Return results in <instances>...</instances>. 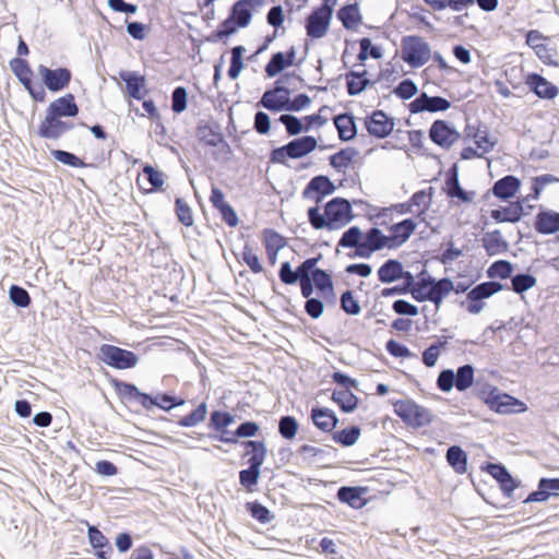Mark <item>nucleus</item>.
<instances>
[{"label": "nucleus", "instance_id": "nucleus-1", "mask_svg": "<svg viewBox=\"0 0 559 559\" xmlns=\"http://www.w3.org/2000/svg\"><path fill=\"white\" fill-rule=\"evenodd\" d=\"M111 384L123 403H136L147 412H151L154 407L170 412L186 403L185 399L166 392H158L156 395H151L142 392L134 383L119 379H112Z\"/></svg>", "mask_w": 559, "mask_h": 559}, {"label": "nucleus", "instance_id": "nucleus-2", "mask_svg": "<svg viewBox=\"0 0 559 559\" xmlns=\"http://www.w3.org/2000/svg\"><path fill=\"white\" fill-rule=\"evenodd\" d=\"M477 396L497 414H522L527 411L526 404L515 396L501 391L495 385H487L480 389Z\"/></svg>", "mask_w": 559, "mask_h": 559}, {"label": "nucleus", "instance_id": "nucleus-3", "mask_svg": "<svg viewBox=\"0 0 559 559\" xmlns=\"http://www.w3.org/2000/svg\"><path fill=\"white\" fill-rule=\"evenodd\" d=\"M318 147V140L312 135L297 136L288 143L275 147L270 153V163L287 165L288 159H299Z\"/></svg>", "mask_w": 559, "mask_h": 559}, {"label": "nucleus", "instance_id": "nucleus-4", "mask_svg": "<svg viewBox=\"0 0 559 559\" xmlns=\"http://www.w3.org/2000/svg\"><path fill=\"white\" fill-rule=\"evenodd\" d=\"M392 405L395 415L413 429L429 426L436 418V415L429 408L411 399L392 401Z\"/></svg>", "mask_w": 559, "mask_h": 559}, {"label": "nucleus", "instance_id": "nucleus-5", "mask_svg": "<svg viewBox=\"0 0 559 559\" xmlns=\"http://www.w3.org/2000/svg\"><path fill=\"white\" fill-rule=\"evenodd\" d=\"M401 58L411 68L417 69L431 58L430 45L418 35H406L401 40Z\"/></svg>", "mask_w": 559, "mask_h": 559}, {"label": "nucleus", "instance_id": "nucleus-6", "mask_svg": "<svg viewBox=\"0 0 559 559\" xmlns=\"http://www.w3.org/2000/svg\"><path fill=\"white\" fill-rule=\"evenodd\" d=\"M97 357L105 365L119 370L134 368L139 362L134 352L111 344H102Z\"/></svg>", "mask_w": 559, "mask_h": 559}, {"label": "nucleus", "instance_id": "nucleus-7", "mask_svg": "<svg viewBox=\"0 0 559 559\" xmlns=\"http://www.w3.org/2000/svg\"><path fill=\"white\" fill-rule=\"evenodd\" d=\"M324 211L329 221V230L342 229L354 218L352 204L345 198L331 199L325 203Z\"/></svg>", "mask_w": 559, "mask_h": 559}, {"label": "nucleus", "instance_id": "nucleus-8", "mask_svg": "<svg viewBox=\"0 0 559 559\" xmlns=\"http://www.w3.org/2000/svg\"><path fill=\"white\" fill-rule=\"evenodd\" d=\"M43 85L51 93H58L66 90L72 79V72L66 67L50 69L44 64L37 68Z\"/></svg>", "mask_w": 559, "mask_h": 559}, {"label": "nucleus", "instance_id": "nucleus-9", "mask_svg": "<svg viewBox=\"0 0 559 559\" xmlns=\"http://www.w3.org/2000/svg\"><path fill=\"white\" fill-rule=\"evenodd\" d=\"M389 240L380 228L371 227L366 233H362L361 245L358 251L348 253L349 258L359 257L362 259H369L374 252L389 248Z\"/></svg>", "mask_w": 559, "mask_h": 559}, {"label": "nucleus", "instance_id": "nucleus-10", "mask_svg": "<svg viewBox=\"0 0 559 559\" xmlns=\"http://www.w3.org/2000/svg\"><path fill=\"white\" fill-rule=\"evenodd\" d=\"M460 138L461 133L447 120L437 119L429 128V139L431 142L444 150H450Z\"/></svg>", "mask_w": 559, "mask_h": 559}, {"label": "nucleus", "instance_id": "nucleus-11", "mask_svg": "<svg viewBox=\"0 0 559 559\" xmlns=\"http://www.w3.org/2000/svg\"><path fill=\"white\" fill-rule=\"evenodd\" d=\"M336 187L333 181L325 175L312 177L302 190L305 200L313 201L316 204L321 203L325 197L335 192Z\"/></svg>", "mask_w": 559, "mask_h": 559}, {"label": "nucleus", "instance_id": "nucleus-12", "mask_svg": "<svg viewBox=\"0 0 559 559\" xmlns=\"http://www.w3.org/2000/svg\"><path fill=\"white\" fill-rule=\"evenodd\" d=\"M365 127L371 136L385 139L394 130L395 121L383 110L376 109L365 118Z\"/></svg>", "mask_w": 559, "mask_h": 559}, {"label": "nucleus", "instance_id": "nucleus-13", "mask_svg": "<svg viewBox=\"0 0 559 559\" xmlns=\"http://www.w3.org/2000/svg\"><path fill=\"white\" fill-rule=\"evenodd\" d=\"M317 267L312 266V262L302 261L295 270H293L289 261L281 263L278 277L285 285H295L300 281L312 280Z\"/></svg>", "mask_w": 559, "mask_h": 559}, {"label": "nucleus", "instance_id": "nucleus-14", "mask_svg": "<svg viewBox=\"0 0 559 559\" xmlns=\"http://www.w3.org/2000/svg\"><path fill=\"white\" fill-rule=\"evenodd\" d=\"M451 107V102L442 96H429L427 93L421 92L408 105L412 114L419 112H439L445 111Z\"/></svg>", "mask_w": 559, "mask_h": 559}, {"label": "nucleus", "instance_id": "nucleus-15", "mask_svg": "<svg viewBox=\"0 0 559 559\" xmlns=\"http://www.w3.org/2000/svg\"><path fill=\"white\" fill-rule=\"evenodd\" d=\"M79 111L74 95L67 93L48 105L44 118H75Z\"/></svg>", "mask_w": 559, "mask_h": 559}, {"label": "nucleus", "instance_id": "nucleus-16", "mask_svg": "<svg viewBox=\"0 0 559 559\" xmlns=\"http://www.w3.org/2000/svg\"><path fill=\"white\" fill-rule=\"evenodd\" d=\"M524 82L530 92L535 94L540 99L551 100L559 94L558 86L549 82L539 73H527Z\"/></svg>", "mask_w": 559, "mask_h": 559}, {"label": "nucleus", "instance_id": "nucleus-17", "mask_svg": "<svg viewBox=\"0 0 559 559\" xmlns=\"http://www.w3.org/2000/svg\"><path fill=\"white\" fill-rule=\"evenodd\" d=\"M332 16L313 8L305 20V29L308 37L319 39L326 35Z\"/></svg>", "mask_w": 559, "mask_h": 559}, {"label": "nucleus", "instance_id": "nucleus-18", "mask_svg": "<svg viewBox=\"0 0 559 559\" xmlns=\"http://www.w3.org/2000/svg\"><path fill=\"white\" fill-rule=\"evenodd\" d=\"M73 127V122L63 118H44L38 126L37 134L41 139L57 141Z\"/></svg>", "mask_w": 559, "mask_h": 559}, {"label": "nucleus", "instance_id": "nucleus-19", "mask_svg": "<svg viewBox=\"0 0 559 559\" xmlns=\"http://www.w3.org/2000/svg\"><path fill=\"white\" fill-rule=\"evenodd\" d=\"M264 4L263 0H237L229 10V16L240 28L247 27L252 19L253 11Z\"/></svg>", "mask_w": 559, "mask_h": 559}, {"label": "nucleus", "instance_id": "nucleus-20", "mask_svg": "<svg viewBox=\"0 0 559 559\" xmlns=\"http://www.w3.org/2000/svg\"><path fill=\"white\" fill-rule=\"evenodd\" d=\"M417 223L413 218H404L399 223H394L389 227L390 235L386 236L389 240V249L400 248L404 245L411 236L415 233Z\"/></svg>", "mask_w": 559, "mask_h": 559}, {"label": "nucleus", "instance_id": "nucleus-21", "mask_svg": "<svg viewBox=\"0 0 559 559\" xmlns=\"http://www.w3.org/2000/svg\"><path fill=\"white\" fill-rule=\"evenodd\" d=\"M197 136L205 146L216 147L223 145L227 151L230 150L229 144L225 141L221 128L216 123L201 121L197 127Z\"/></svg>", "mask_w": 559, "mask_h": 559}, {"label": "nucleus", "instance_id": "nucleus-22", "mask_svg": "<svg viewBox=\"0 0 559 559\" xmlns=\"http://www.w3.org/2000/svg\"><path fill=\"white\" fill-rule=\"evenodd\" d=\"M526 215L527 212H525L524 203L521 200L490 211V217L498 224L518 223Z\"/></svg>", "mask_w": 559, "mask_h": 559}, {"label": "nucleus", "instance_id": "nucleus-23", "mask_svg": "<svg viewBox=\"0 0 559 559\" xmlns=\"http://www.w3.org/2000/svg\"><path fill=\"white\" fill-rule=\"evenodd\" d=\"M559 496V477H542L538 480L537 489L532 491L523 501L524 503L531 502H545L550 497Z\"/></svg>", "mask_w": 559, "mask_h": 559}, {"label": "nucleus", "instance_id": "nucleus-24", "mask_svg": "<svg viewBox=\"0 0 559 559\" xmlns=\"http://www.w3.org/2000/svg\"><path fill=\"white\" fill-rule=\"evenodd\" d=\"M534 228L540 235H554L559 231V212L539 207L535 216Z\"/></svg>", "mask_w": 559, "mask_h": 559}, {"label": "nucleus", "instance_id": "nucleus-25", "mask_svg": "<svg viewBox=\"0 0 559 559\" xmlns=\"http://www.w3.org/2000/svg\"><path fill=\"white\" fill-rule=\"evenodd\" d=\"M521 188V180L514 175H507L492 185L488 193H492L500 201L507 202L513 198Z\"/></svg>", "mask_w": 559, "mask_h": 559}, {"label": "nucleus", "instance_id": "nucleus-26", "mask_svg": "<svg viewBox=\"0 0 559 559\" xmlns=\"http://www.w3.org/2000/svg\"><path fill=\"white\" fill-rule=\"evenodd\" d=\"M367 492L368 488L364 486H342L337 489L336 498L353 509H361L367 504L364 497Z\"/></svg>", "mask_w": 559, "mask_h": 559}, {"label": "nucleus", "instance_id": "nucleus-27", "mask_svg": "<svg viewBox=\"0 0 559 559\" xmlns=\"http://www.w3.org/2000/svg\"><path fill=\"white\" fill-rule=\"evenodd\" d=\"M313 425L323 432H332L338 425V417L329 407L314 406L310 413Z\"/></svg>", "mask_w": 559, "mask_h": 559}, {"label": "nucleus", "instance_id": "nucleus-28", "mask_svg": "<svg viewBox=\"0 0 559 559\" xmlns=\"http://www.w3.org/2000/svg\"><path fill=\"white\" fill-rule=\"evenodd\" d=\"M120 79L126 84L127 94L136 100H142L144 98V94L142 91L145 88L146 79L144 75L140 74L136 71H120Z\"/></svg>", "mask_w": 559, "mask_h": 559}, {"label": "nucleus", "instance_id": "nucleus-29", "mask_svg": "<svg viewBox=\"0 0 559 559\" xmlns=\"http://www.w3.org/2000/svg\"><path fill=\"white\" fill-rule=\"evenodd\" d=\"M333 122L341 141L348 142L356 138L358 130L355 116L352 112L347 111L335 115Z\"/></svg>", "mask_w": 559, "mask_h": 559}, {"label": "nucleus", "instance_id": "nucleus-30", "mask_svg": "<svg viewBox=\"0 0 559 559\" xmlns=\"http://www.w3.org/2000/svg\"><path fill=\"white\" fill-rule=\"evenodd\" d=\"M336 17L347 31L356 29L362 22V15L357 2L342 5L336 13Z\"/></svg>", "mask_w": 559, "mask_h": 559}, {"label": "nucleus", "instance_id": "nucleus-31", "mask_svg": "<svg viewBox=\"0 0 559 559\" xmlns=\"http://www.w3.org/2000/svg\"><path fill=\"white\" fill-rule=\"evenodd\" d=\"M367 70H350L345 74L346 92L349 96H357L360 93H362L368 86L373 85V82L367 78Z\"/></svg>", "mask_w": 559, "mask_h": 559}, {"label": "nucleus", "instance_id": "nucleus-32", "mask_svg": "<svg viewBox=\"0 0 559 559\" xmlns=\"http://www.w3.org/2000/svg\"><path fill=\"white\" fill-rule=\"evenodd\" d=\"M467 453L461 445H450L445 451V461L456 474L467 473Z\"/></svg>", "mask_w": 559, "mask_h": 559}, {"label": "nucleus", "instance_id": "nucleus-33", "mask_svg": "<svg viewBox=\"0 0 559 559\" xmlns=\"http://www.w3.org/2000/svg\"><path fill=\"white\" fill-rule=\"evenodd\" d=\"M403 263L397 259L385 260L377 271L378 280L391 284L401 280Z\"/></svg>", "mask_w": 559, "mask_h": 559}, {"label": "nucleus", "instance_id": "nucleus-34", "mask_svg": "<svg viewBox=\"0 0 559 559\" xmlns=\"http://www.w3.org/2000/svg\"><path fill=\"white\" fill-rule=\"evenodd\" d=\"M241 445L246 449L245 455H249L248 465L262 467L267 453L265 442L263 440H247L242 441Z\"/></svg>", "mask_w": 559, "mask_h": 559}, {"label": "nucleus", "instance_id": "nucleus-35", "mask_svg": "<svg viewBox=\"0 0 559 559\" xmlns=\"http://www.w3.org/2000/svg\"><path fill=\"white\" fill-rule=\"evenodd\" d=\"M481 241L483 247L490 257L504 253L509 249V243L503 239L499 229L486 233Z\"/></svg>", "mask_w": 559, "mask_h": 559}, {"label": "nucleus", "instance_id": "nucleus-36", "mask_svg": "<svg viewBox=\"0 0 559 559\" xmlns=\"http://www.w3.org/2000/svg\"><path fill=\"white\" fill-rule=\"evenodd\" d=\"M331 400L335 402L340 409L345 414L353 413L357 406L359 399L352 392V390H334Z\"/></svg>", "mask_w": 559, "mask_h": 559}, {"label": "nucleus", "instance_id": "nucleus-37", "mask_svg": "<svg viewBox=\"0 0 559 559\" xmlns=\"http://www.w3.org/2000/svg\"><path fill=\"white\" fill-rule=\"evenodd\" d=\"M9 64L11 71L24 87H27L33 82V70L26 59L16 57Z\"/></svg>", "mask_w": 559, "mask_h": 559}, {"label": "nucleus", "instance_id": "nucleus-38", "mask_svg": "<svg viewBox=\"0 0 559 559\" xmlns=\"http://www.w3.org/2000/svg\"><path fill=\"white\" fill-rule=\"evenodd\" d=\"M361 429L357 425H350L341 430L333 431L332 439L344 448L353 447L359 439Z\"/></svg>", "mask_w": 559, "mask_h": 559}, {"label": "nucleus", "instance_id": "nucleus-39", "mask_svg": "<svg viewBox=\"0 0 559 559\" xmlns=\"http://www.w3.org/2000/svg\"><path fill=\"white\" fill-rule=\"evenodd\" d=\"M454 374L456 382L455 389L459 392H465L474 384L475 368L473 365L465 364L457 367L456 371H454Z\"/></svg>", "mask_w": 559, "mask_h": 559}, {"label": "nucleus", "instance_id": "nucleus-40", "mask_svg": "<svg viewBox=\"0 0 559 559\" xmlns=\"http://www.w3.org/2000/svg\"><path fill=\"white\" fill-rule=\"evenodd\" d=\"M258 106L271 112H281L286 111L287 100L283 99L277 93L265 90L258 102Z\"/></svg>", "mask_w": 559, "mask_h": 559}, {"label": "nucleus", "instance_id": "nucleus-41", "mask_svg": "<svg viewBox=\"0 0 559 559\" xmlns=\"http://www.w3.org/2000/svg\"><path fill=\"white\" fill-rule=\"evenodd\" d=\"M510 280L512 292L521 296H523V294L527 290L532 289L537 283V278L528 272L512 274Z\"/></svg>", "mask_w": 559, "mask_h": 559}, {"label": "nucleus", "instance_id": "nucleus-42", "mask_svg": "<svg viewBox=\"0 0 559 559\" xmlns=\"http://www.w3.org/2000/svg\"><path fill=\"white\" fill-rule=\"evenodd\" d=\"M357 155L358 151L355 147H345L332 154L329 157V162L334 169L341 171L343 168L348 167Z\"/></svg>", "mask_w": 559, "mask_h": 559}, {"label": "nucleus", "instance_id": "nucleus-43", "mask_svg": "<svg viewBox=\"0 0 559 559\" xmlns=\"http://www.w3.org/2000/svg\"><path fill=\"white\" fill-rule=\"evenodd\" d=\"M261 477V467L257 465H249L247 468L239 472V484L247 492L255 491V487Z\"/></svg>", "mask_w": 559, "mask_h": 559}, {"label": "nucleus", "instance_id": "nucleus-44", "mask_svg": "<svg viewBox=\"0 0 559 559\" xmlns=\"http://www.w3.org/2000/svg\"><path fill=\"white\" fill-rule=\"evenodd\" d=\"M245 508L246 511L250 514V516L261 524H267L272 522L275 518V515L270 511V509L263 506L258 500L247 502L245 504Z\"/></svg>", "mask_w": 559, "mask_h": 559}, {"label": "nucleus", "instance_id": "nucleus-45", "mask_svg": "<svg viewBox=\"0 0 559 559\" xmlns=\"http://www.w3.org/2000/svg\"><path fill=\"white\" fill-rule=\"evenodd\" d=\"M514 266L508 260H497L492 262L486 271V274L492 281L495 278L507 280L513 274Z\"/></svg>", "mask_w": 559, "mask_h": 559}, {"label": "nucleus", "instance_id": "nucleus-46", "mask_svg": "<svg viewBox=\"0 0 559 559\" xmlns=\"http://www.w3.org/2000/svg\"><path fill=\"white\" fill-rule=\"evenodd\" d=\"M312 282L319 294H330L334 297V284L332 275L323 269L317 267Z\"/></svg>", "mask_w": 559, "mask_h": 559}, {"label": "nucleus", "instance_id": "nucleus-47", "mask_svg": "<svg viewBox=\"0 0 559 559\" xmlns=\"http://www.w3.org/2000/svg\"><path fill=\"white\" fill-rule=\"evenodd\" d=\"M246 48L241 45L235 46L230 50V63L227 74L230 80H237L243 69L242 56Z\"/></svg>", "mask_w": 559, "mask_h": 559}, {"label": "nucleus", "instance_id": "nucleus-48", "mask_svg": "<svg viewBox=\"0 0 559 559\" xmlns=\"http://www.w3.org/2000/svg\"><path fill=\"white\" fill-rule=\"evenodd\" d=\"M362 231L358 226H350L341 236L337 247L350 248L358 251L361 245Z\"/></svg>", "mask_w": 559, "mask_h": 559}, {"label": "nucleus", "instance_id": "nucleus-49", "mask_svg": "<svg viewBox=\"0 0 559 559\" xmlns=\"http://www.w3.org/2000/svg\"><path fill=\"white\" fill-rule=\"evenodd\" d=\"M277 121L285 127L288 136H297L305 132L306 128L304 127L302 119L293 114H282Z\"/></svg>", "mask_w": 559, "mask_h": 559}, {"label": "nucleus", "instance_id": "nucleus-50", "mask_svg": "<svg viewBox=\"0 0 559 559\" xmlns=\"http://www.w3.org/2000/svg\"><path fill=\"white\" fill-rule=\"evenodd\" d=\"M207 414V405L205 402L200 403L190 414L181 417L178 425L181 427L190 428L204 421Z\"/></svg>", "mask_w": 559, "mask_h": 559}, {"label": "nucleus", "instance_id": "nucleus-51", "mask_svg": "<svg viewBox=\"0 0 559 559\" xmlns=\"http://www.w3.org/2000/svg\"><path fill=\"white\" fill-rule=\"evenodd\" d=\"M433 188L423 189L416 191L409 199L411 205L419 209V214H425L432 202Z\"/></svg>", "mask_w": 559, "mask_h": 559}, {"label": "nucleus", "instance_id": "nucleus-52", "mask_svg": "<svg viewBox=\"0 0 559 559\" xmlns=\"http://www.w3.org/2000/svg\"><path fill=\"white\" fill-rule=\"evenodd\" d=\"M234 423L235 416L229 412L213 411L210 416L209 427L217 432L227 429Z\"/></svg>", "mask_w": 559, "mask_h": 559}, {"label": "nucleus", "instance_id": "nucleus-53", "mask_svg": "<svg viewBox=\"0 0 559 559\" xmlns=\"http://www.w3.org/2000/svg\"><path fill=\"white\" fill-rule=\"evenodd\" d=\"M299 429V424L294 416L285 415L278 420V433L283 439L293 440Z\"/></svg>", "mask_w": 559, "mask_h": 559}, {"label": "nucleus", "instance_id": "nucleus-54", "mask_svg": "<svg viewBox=\"0 0 559 559\" xmlns=\"http://www.w3.org/2000/svg\"><path fill=\"white\" fill-rule=\"evenodd\" d=\"M506 285L497 281H488L477 284L472 288L475 292V296L479 297L481 300L488 299L495 294L503 290Z\"/></svg>", "mask_w": 559, "mask_h": 559}, {"label": "nucleus", "instance_id": "nucleus-55", "mask_svg": "<svg viewBox=\"0 0 559 559\" xmlns=\"http://www.w3.org/2000/svg\"><path fill=\"white\" fill-rule=\"evenodd\" d=\"M335 452L336 449L333 447H329L328 449L316 448L309 444H304L299 447L297 453L302 457V461L312 464L317 456L324 457L329 455L331 452Z\"/></svg>", "mask_w": 559, "mask_h": 559}, {"label": "nucleus", "instance_id": "nucleus-56", "mask_svg": "<svg viewBox=\"0 0 559 559\" xmlns=\"http://www.w3.org/2000/svg\"><path fill=\"white\" fill-rule=\"evenodd\" d=\"M417 277H418V286L424 287L430 294L438 292L443 282H448V284L449 283L452 284V280L450 277H442V278L437 280L436 277L428 274L426 269H423L421 272L417 275Z\"/></svg>", "mask_w": 559, "mask_h": 559}, {"label": "nucleus", "instance_id": "nucleus-57", "mask_svg": "<svg viewBox=\"0 0 559 559\" xmlns=\"http://www.w3.org/2000/svg\"><path fill=\"white\" fill-rule=\"evenodd\" d=\"M287 67L285 62V55L282 51L274 52L269 62L264 67V71L267 78H275L282 73Z\"/></svg>", "mask_w": 559, "mask_h": 559}, {"label": "nucleus", "instance_id": "nucleus-58", "mask_svg": "<svg viewBox=\"0 0 559 559\" xmlns=\"http://www.w3.org/2000/svg\"><path fill=\"white\" fill-rule=\"evenodd\" d=\"M50 155L59 163L74 167V168H83L86 166L84 160L76 156L74 153L64 150H51Z\"/></svg>", "mask_w": 559, "mask_h": 559}, {"label": "nucleus", "instance_id": "nucleus-59", "mask_svg": "<svg viewBox=\"0 0 559 559\" xmlns=\"http://www.w3.org/2000/svg\"><path fill=\"white\" fill-rule=\"evenodd\" d=\"M9 299L17 308H27L32 302L28 292L16 284L9 288Z\"/></svg>", "mask_w": 559, "mask_h": 559}, {"label": "nucleus", "instance_id": "nucleus-60", "mask_svg": "<svg viewBox=\"0 0 559 559\" xmlns=\"http://www.w3.org/2000/svg\"><path fill=\"white\" fill-rule=\"evenodd\" d=\"M340 307L348 316H357L361 311L359 301L355 298L353 290H345L340 297Z\"/></svg>", "mask_w": 559, "mask_h": 559}, {"label": "nucleus", "instance_id": "nucleus-61", "mask_svg": "<svg viewBox=\"0 0 559 559\" xmlns=\"http://www.w3.org/2000/svg\"><path fill=\"white\" fill-rule=\"evenodd\" d=\"M265 249L282 250L286 245V238L272 228L262 231Z\"/></svg>", "mask_w": 559, "mask_h": 559}, {"label": "nucleus", "instance_id": "nucleus-62", "mask_svg": "<svg viewBox=\"0 0 559 559\" xmlns=\"http://www.w3.org/2000/svg\"><path fill=\"white\" fill-rule=\"evenodd\" d=\"M240 257L252 273L257 274L263 271L259 257L253 252V249L248 242L245 243Z\"/></svg>", "mask_w": 559, "mask_h": 559}, {"label": "nucleus", "instance_id": "nucleus-63", "mask_svg": "<svg viewBox=\"0 0 559 559\" xmlns=\"http://www.w3.org/2000/svg\"><path fill=\"white\" fill-rule=\"evenodd\" d=\"M396 97L407 100L418 93V87L412 79L402 80L393 90Z\"/></svg>", "mask_w": 559, "mask_h": 559}, {"label": "nucleus", "instance_id": "nucleus-64", "mask_svg": "<svg viewBox=\"0 0 559 559\" xmlns=\"http://www.w3.org/2000/svg\"><path fill=\"white\" fill-rule=\"evenodd\" d=\"M240 28L236 22L228 15L212 33L211 40L217 41L224 37H229Z\"/></svg>", "mask_w": 559, "mask_h": 559}]
</instances>
